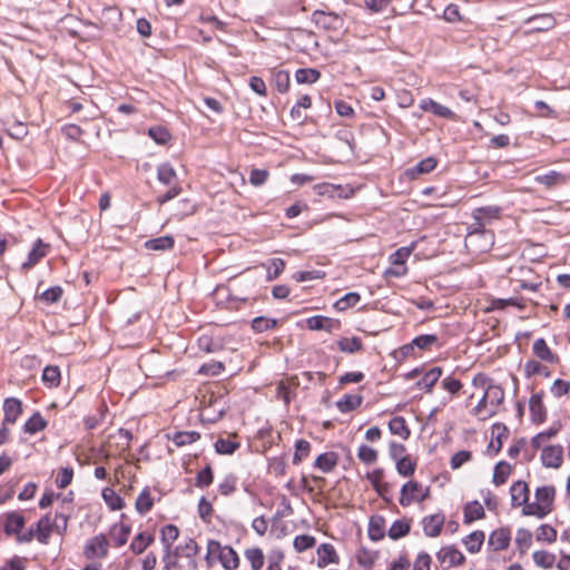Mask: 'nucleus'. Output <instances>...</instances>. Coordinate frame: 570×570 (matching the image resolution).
Segmentation results:
<instances>
[{
  "instance_id": "c756f323",
  "label": "nucleus",
  "mask_w": 570,
  "mask_h": 570,
  "mask_svg": "<svg viewBox=\"0 0 570 570\" xmlns=\"http://www.w3.org/2000/svg\"><path fill=\"white\" fill-rule=\"evenodd\" d=\"M48 425V422L45 420V417L39 413L36 412L32 414V416L24 423L23 431L28 434H36L40 431H43Z\"/></svg>"
},
{
  "instance_id": "2f4dec72",
  "label": "nucleus",
  "mask_w": 570,
  "mask_h": 570,
  "mask_svg": "<svg viewBox=\"0 0 570 570\" xmlns=\"http://www.w3.org/2000/svg\"><path fill=\"white\" fill-rule=\"evenodd\" d=\"M102 499L104 501L106 502V504L108 505V508L112 511H118V510H121L124 509L125 507V501L124 499L116 493V491H114L112 489L110 488H106L102 490Z\"/></svg>"
},
{
  "instance_id": "c85d7f7f",
  "label": "nucleus",
  "mask_w": 570,
  "mask_h": 570,
  "mask_svg": "<svg viewBox=\"0 0 570 570\" xmlns=\"http://www.w3.org/2000/svg\"><path fill=\"white\" fill-rule=\"evenodd\" d=\"M157 178H158L159 183L170 186V187L174 185H178L177 184V174H176L174 167L168 163H165V164H161L158 166Z\"/></svg>"
},
{
  "instance_id": "9d476101",
  "label": "nucleus",
  "mask_w": 570,
  "mask_h": 570,
  "mask_svg": "<svg viewBox=\"0 0 570 570\" xmlns=\"http://www.w3.org/2000/svg\"><path fill=\"white\" fill-rule=\"evenodd\" d=\"M511 505L513 508H521L523 513L524 507L530 497V489L527 482L515 481L510 488Z\"/></svg>"
},
{
  "instance_id": "ea45409f",
  "label": "nucleus",
  "mask_w": 570,
  "mask_h": 570,
  "mask_svg": "<svg viewBox=\"0 0 570 570\" xmlns=\"http://www.w3.org/2000/svg\"><path fill=\"white\" fill-rule=\"evenodd\" d=\"M272 83L276 87L279 92H286L289 88L291 79L288 71L285 70H273L272 71Z\"/></svg>"
},
{
  "instance_id": "a878e982",
  "label": "nucleus",
  "mask_w": 570,
  "mask_h": 570,
  "mask_svg": "<svg viewBox=\"0 0 570 570\" xmlns=\"http://www.w3.org/2000/svg\"><path fill=\"white\" fill-rule=\"evenodd\" d=\"M155 541V538L151 533L148 532H139L136 534L129 546L130 551L134 554L144 553L148 547H150Z\"/></svg>"
},
{
  "instance_id": "69168bd1",
  "label": "nucleus",
  "mask_w": 570,
  "mask_h": 570,
  "mask_svg": "<svg viewBox=\"0 0 570 570\" xmlns=\"http://www.w3.org/2000/svg\"><path fill=\"white\" fill-rule=\"evenodd\" d=\"M73 478V469L66 466L61 468L58 472L56 484L59 489H66L71 482Z\"/></svg>"
},
{
  "instance_id": "09e8293b",
  "label": "nucleus",
  "mask_w": 570,
  "mask_h": 570,
  "mask_svg": "<svg viewBox=\"0 0 570 570\" xmlns=\"http://www.w3.org/2000/svg\"><path fill=\"white\" fill-rule=\"evenodd\" d=\"M311 443L307 440L301 439L295 443V452L293 455V464H299L304 459L309 455Z\"/></svg>"
},
{
  "instance_id": "49530a36",
  "label": "nucleus",
  "mask_w": 570,
  "mask_h": 570,
  "mask_svg": "<svg viewBox=\"0 0 570 570\" xmlns=\"http://www.w3.org/2000/svg\"><path fill=\"white\" fill-rule=\"evenodd\" d=\"M533 353L541 360L547 362H554L556 356L551 352L550 347L547 345L543 338H538L533 343Z\"/></svg>"
},
{
  "instance_id": "58836bf2",
  "label": "nucleus",
  "mask_w": 570,
  "mask_h": 570,
  "mask_svg": "<svg viewBox=\"0 0 570 570\" xmlns=\"http://www.w3.org/2000/svg\"><path fill=\"white\" fill-rule=\"evenodd\" d=\"M558 533L557 530L549 524H541L535 530V540L539 542L553 543L557 541Z\"/></svg>"
},
{
  "instance_id": "20e7f679",
  "label": "nucleus",
  "mask_w": 570,
  "mask_h": 570,
  "mask_svg": "<svg viewBox=\"0 0 570 570\" xmlns=\"http://www.w3.org/2000/svg\"><path fill=\"white\" fill-rule=\"evenodd\" d=\"M442 374H443L442 367L434 366V367L430 368L429 371H426L421 377H419L421 375V372L419 368H414V370L407 372L404 375V379L407 381L415 380L412 390L423 391L426 394H431L433 392L435 384L442 376Z\"/></svg>"
},
{
  "instance_id": "1a4fd4ad",
  "label": "nucleus",
  "mask_w": 570,
  "mask_h": 570,
  "mask_svg": "<svg viewBox=\"0 0 570 570\" xmlns=\"http://www.w3.org/2000/svg\"><path fill=\"white\" fill-rule=\"evenodd\" d=\"M541 461L546 468L559 469L563 463V448L559 444L542 446Z\"/></svg>"
},
{
  "instance_id": "338daca9",
  "label": "nucleus",
  "mask_w": 570,
  "mask_h": 570,
  "mask_svg": "<svg viewBox=\"0 0 570 570\" xmlns=\"http://www.w3.org/2000/svg\"><path fill=\"white\" fill-rule=\"evenodd\" d=\"M360 298L357 293H348L335 303V307L338 311H345L355 306L360 302Z\"/></svg>"
},
{
  "instance_id": "aec40b11",
  "label": "nucleus",
  "mask_w": 570,
  "mask_h": 570,
  "mask_svg": "<svg viewBox=\"0 0 570 570\" xmlns=\"http://www.w3.org/2000/svg\"><path fill=\"white\" fill-rule=\"evenodd\" d=\"M485 511L479 501H470L463 507V522L471 524L472 522L484 519Z\"/></svg>"
},
{
  "instance_id": "4468645a",
  "label": "nucleus",
  "mask_w": 570,
  "mask_h": 570,
  "mask_svg": "<svg viewBox=\"0 0 570 570\" xmlns=\"http://www.w3.org/2000/svg\"><path fill=\"white\" fill-rule=\"evenodd\" d=\"M317 554V567L325 568L328 564H337L340 562V557L331 543H322L318 546L316 550Z\"/></svg>"
},
{
  "instance_id": "f704fd0d",
  "label": "nucleus",
  "mask_w": 570,
  "mask_h": 570,
  "mask_svg": "<svg viewBox=\"0 0 570 570\" xmlns=\"http://www.w3.org/2000/svg\"><path fill=\"white\" fill-rule=\"evenodd\" d=\"M534 180L544 185L547 188H552L557 185L563 184L566 181V177L561 173L551 170L544 175L537 176Z\"/></svg>"
},
{
  "instance_id": "393cba45",
  "label": "nucleus",
  "mask_w": 570,
  "mask_h": 570,
  "mask_svg": "<svg viewBox=\"0 0 570 570\" xmlns=\"http://www.w3.org/2000/svg\"><path fill=\"white\" fill-rule=\"evenodd\" d=\"M338 463V454L336 452H325L320 454L314 463V466L323 473L332 472Z\"/></svg>"
},
{
  "instance_id": "37998d69",
  "label": "nucleus",
  "mask_w": 570,
  "mask_h": 570,
  "mask_svg": "<svg viewBox=\"0 0 570 570\" xmlns=\"http://www.w3.org/2000/svg\"><path fill=\"white\" fill-rule=\"evenodd\" d=\"M321 77V72L314 68H301L295 72V79L298 83H314Z\"/></svg>"
},
{
  "instance_id": "f3484780",
  "label": "nucleus",
  "mask_w": 570,
  "mask_h": 570,
  "mask_svg": "<svg viewBox=\"0 0 570 570\" xmlns=\"http://www.w3.org/2000/svg\"><path fill=\"white\" fill-rule=\"evenodd\" d=\"M306 325L312 331L332 332L333 330H337L340 327V322L323 315H315L306 320Z\"/></svg>"
},
{
  "instance_id": "5fc2aeb1",
  "label": "nucleus",
  "mask_w": 570,
  "mask_h": 570,
  "mask_svg": "<svg viewBox=\"0 0 570 570\" xmlns=\"http://www.w3.org/2000/svg\"><path fill=\"white\" fill-rule=\"evenodd\" d=\"M441 386L450 396H456L463 389L462 382L452 375L445 376L441 382Z\"/></svg>"
},
{
  "instance_id": "b1692460",
  "label": "nucleus",
  "mask_w": 570,
  "mask_h": 570,
  "mask_svg": "<svg viewBox=\"0 0 570 570\" xmlns=\"http://www.w3.org/2000/svg\"><path fill=\"white\" fill-rule=\"evenodd\" d=\"M367 479L375 489V491L386 501L390 502V487L387 483L383 482V471L374 470L372 473L367 474Z\"/></svg>"
},
{
  "instance_id": "bb28decb",
  "label": "nucleus",
  "mask_w": 570,
  "mask_h": 570,
  "mask_svg": "<svg viewBox=\"0 0 570 570\" xmlns=\"http://www.w3.org/2000/svg\"><path fill=\"white\" fill-rule=\"evenodd\" d=\"M130 531H131V527L124 522L115 523L111 527L110 534L114 538L115 546L117 548L122 547L127 543Z\"/></svg>"
},
{
  "instance_id": "e2e57ef3",
  "label": "nucleus",
  "mask_w": 570,
  "mask_h": 570,
  "mask_svg": "<svg viewBox=\"0 0 570 570\" xmlns=\"http://www.w3.org/2000/svg\"><path fill=\"white\" fill-rule=\"evenodd\" d=\"M558 433L557 428H550L547 431L538 433L531 441V444L534 449H541L544 446L546 442L556 436Z\"/></svg>"
},
{
  "instance_id": "f8f14e48",
  "label": "nucleus",
  "mask_w": 570,
  "mask_h": 570,
  "mask_svg": "<svg viewBox=\"0 0 570 570\" xmlns=\"http://www.w3.org/2000/svg\"><path fill=\"white\" fill-rule=\"evenodd\" d=\"M420 108L425 112H431L440 118L452 119L456 118L455 114L446 106L431 99L425 98L421 100Z\"/></svg>"
},
{
  "instance_id": "603ef678",
  "label": "nucleus",
  "mask_w": 570,
  "mask_h": 570,
  "mask_svg": "<svg viewBox=\"0 0 570 570\" xmlns=\"http://www.w3.org/2000/svg\"><path fill=\"white\" fill-rule=\"evenodd\" d=\"M265 266L267 271L266 278L271 282L278 278V276L284 272L286 264L282 258H273Z\"/></svg>"
},
{
  "instance_id": "5701e85b",
  "label": "nucleus",
  "mask_w": 570,
  "mask_h": 570,
  "mask_svg": "<svg viewBox=\"0 0 570 570\" xmlns=\"http://www.w3.org/2000/svg\"><path fill=\"white\" fill-rule=\"evenodd\" d=\"M368 537L372 541L382 540L386 533V521L381 515H372L368 522Z\"/></svg>"
},
{
  "instance_id": "cd10ccee",
  "label": "nucleus",
  "mask_w": 570,
  "mask_h": 570,
  "mask_svg": "<svg viewBox=\"0 0 570 570\" xmlns=\"http://www.w3.org/2000/svg\"><path fill=\"white\" fill-rule=\"evenodd\" d=\"M167 438L174 442L178 448L193 444L200 439V434L196 431H179L173 435L167 434Z\"/></svg>"
},
{
  "instance_id": "7c9ffc66",
  "label": "nucleus",
  "mask_w": 570,
  "mask_h": 570,
  "mask_svg": "<svg viewBox=\"0 0 570 570\" xmlns=\"http://www.w3.org/2000/svg\"><path fill=\"white\" fill-rule=\"evenodd\" d=\"M484 393L487 394V399H489L490 403L498 413L504 400V390L500 385L491 384L487 386Z\"/></svg>"
},
{
  "instance_id": "6e6d98bb",
  "label": "nucleus",
  "mask_w": 570,
  "mask_h": 570,
  "mask_svg": "<svg viewBox=\"0 0 570 570\" xmlns=\"http://www.w3.org/2000/svg\"><path fill=\"white\" fill-rule=\"evenodd\" d=\"M416 461L411 456H403L396 461V470L403 476H410L414 473Z\"/></svg>"
},
{
  "instance_id": "e433bc0d",
  "label": "nucleus",
  "mask_w": 570,
  "mask_h": 570,
  "mask_svg": "<svg viewBox=\"0 0 570 570\" xmlns=\"http://www.w3.org/2000/svg\"><path fill=\"white\" fill-rule=\"evenodd\" d=\"M362 403V396L357 394H346L337 402V407L341 412L347 413L356 407H358Z\"/></svg>"
},
{
  "instance_id": "72a5a7b5",
  "label": "nucleus",
  "mask_w": 570,
  "mask_h": 570,
  "mask_svg": "<svg viewBox=\"0 0 570 570\" xmlns=\"http://www.w3.org/2000/svg\"><path fill=\"white\" fill-rule=\"evenodd\" d=\"M245 558L249 561L252 570H261L265 563V556L261 548H249L246 549Z\"/></svg>"
},
{
  "instance_id": "4be33fe9",
  "label": "nucleus",
  "mask_w": 570,
  "mask_h": 570,
  "mask_svg": "<svg viewBox=\"0 0 570 570\" xmlns=\"http://www.w3.org/2000/svg\"><path fill=\"white\" fill-rule=\"evenodd\" d=\"M436 159L434 157H428L421 160L416 166L405 170L404 176L409 179H415L420 175L429 174L436 167Z\"/></svg>"
},
{
  "instance_id": "0eeeda50",
  "label": "nucleus",
  "mask_w": 570,
  "mask_h": 570,
  "mask_svg": "<svg viewBox=\"0 0 570 570\" xmlns=\"http://www.w3.org/2000/svg\"><path fill=\"white\" fill-rule=\"evenodd\" d=\"M109 542L102 533L89 539L83 547V557L88 560L104 559L108 556Z\"/></svg>"
},
{
  "instance_id": "ddd939ff",
  "label": "nucleus",
  "mask_w": 570,
  "mask_h": 570,
  "mask_svg": "<svg viewBox=\"0 0 570 570\" xmlns=\"http://www.w3.org/2000/svg\"><path fill=\"white\" fill-rule=\"evenodd\" d=\"M22 413V403L16 397H8L3 402V425L14 424Z\"/></svg>"
},
{
  "instance_id": "7ed1b4c3",
  "label": "nucleus",
  "mask_w": 570,
  "mask_h": 570,
  "mask_svg": "<svg viewBox=\"0 0 570 570\" xmlns=\"http://www.w3.org/2000/svg\"><path fill=\"white\" fill-rule=\"evenodd\" d=\"M205 561L209 568L218 561L225 570H236L240 560L230 546H222L217 540H208Z\"/></svg>"
},
{
  "instance_id": "8fccbe9b",
  "label": "nucleus",
  "mask_w": 570,
  "mask_h": 570,
  "mask_svg": "<svg viewBox=\"0 0 570 570\" xmlns=\"http://www.w3.org/2000/svg\"><path fill=\"white\" fill-rule=\"evenodd\" d=\"M199 552V546L194 539H188L185 544L176 548L175 553L188 559H194Z\"/></svg>"
},
{
  "instance_id": "f03ea898",
  "label": "nucleus",
  "mask_w": 570,
  "mask_h": 570,
  "mask_svg": "<svg viewBox=\"0 0 570 570\" xmlns=\"http://www.w3.org/2000/svg\"><path fill=\"white\" fill-rule=\"evenodd\" d=\"M556 488L542 485L535 489L533 498L529 497L523 515L542 519L553 511Z\"/></svg>"
},
{
  "instance_id": "052dcab7",
  "label": "nucleus",
  "mask_w": 570,
  "mask_h": 570,
  "mask_svg": "<svg viewBox=\"0 0 570 570\" xmlns=\"http://www.w3.org/2000/svg\"><path fill=\"white\" fill-rule=\"evenodd\" d=\"M63 294V289L60 286H52L48 289H46L40 296L39 299L47 303V304H53L61 299Z\"/></svg>"
},
{
  "instance_id": "c9c22d12",
  "label": "nucleus",
  "mask_w": 570,
  "mask_h": 570,
  "mask_svg": "<svg viewBox=\"0 0 570 570\" xmlns=\"http://www.w3.org/2000/svg\"><path fill=\"white\" fill-rule=\"evenodd\" d=\"M512 468L508 462L501 461L494 466L492 481L495 485H502L511 474Z\"/></svg>"
},
{
  "instance_id": "a18cd8bd",
  "label": "nucleus",
  "mask_w": 570,
  "mask_h": 570,
  "mask_svg": "<svg viewBox=\"0 0 570 570\" xmlns=\"http://www.w3.org/2000/svg\"><path fill=\"white\" fill-rule=\"evenodd\" d=\"M161 542L166 550L169 551L173 543L178 539L179 529L174 524H166L161 528Z\"/></svg>"
},
{
  "instance_id": "de8ad7c7",
  "label": "nucleus",
  "mask_w": 570,
  "mask_h": 570,
  "mask_svg": "<svg viewBox=\"0 0 570 570\" xmlns=\"http://www.w3.org/2000/svg\"><path fill=\"white\" fill-rule=\"evenodd\" d=\"M337 346L342 352L355 353L362 350L363 343L360 337H343L337 341Z\"/></svg>"
},
{
  "instance_id": "a211bd4d",
  "label": "nucleus",
  "mask_w": 570,
  "mask_h": 570,
  "mask_svg": "<svg viewBox=\"0 0 570 570\" xmlns=\"http://www.w3.org/2000/svg\"><path fill=\"white\" fill-rule=\"evenodd\" d=\"M154 492H156V490L145 487L138 494L135 502V509L140 515L147 514L153 509L156 501Z\"/></svg>"
},
{
  "instance_id": "680f3d73",
  "label": "nucleus",
  "mask_w": 570,
  "mask_h": 570,
  "mask_svg": "<svg viewBox=\"0 0 570 570\" xmlns=\"http://www.w3.org/2000/svg\"><path fill=\"white\" fill-rule=\"evenodd\" d=\"M225 370V365L218 361H210L200 366L198 373L207 376L219 375Z\"/></svg>"
},
{
  "instance_id": "f257e3e1",
  "label": "nucleus",
  "mask_w": 570,
  "mask_h": 570,
  "mask_svg": "<svg viewBox=\"0 0 570 570\" xmlns=\"http://www.w3.org/2000/svg\"><path fill=\"white\" fill-rule=\"evenodd\" d=\"M69 518V514L62 512H56L55 515L47 513L41 517L35 528H30L29 531H32L33 539H37L39 543L48 544L53 531L61 535L65 534Z\"/></svg>"
},
{
  "instance_id": "dca6fc26",
  "label": "nucleus",
  "mask_w": 570,
  "mask_h": 570,
  "mask_svg": "<svg viewBox=\"0 0 570 570\" xmlns=\"http://www.w3.org/2000/svg\"><path fill=\"white\" fill-rule=\"evenodd\" d=\"M470 413L480 421H485L497 414L484 392L476 404L471 406Z\"/></svg>"
},
{
  "instance_id": "6e6552de",
  "label": "nucleus",
  "mask_w": 570,
  "mask_h": 570,
  "mask_svg": "<svg viewBox=\"0 0 570 570\" xmlns=\"http://www.w3.org/2000/svg\"><path fill=\"white\" fill-rule=\"evenodd\" d=\"M429 490L423 488L420 483L410 481L401 489L400 504L407 507L413 502H422L426 499Z\"/></svg>"
},
{
  "instance_id": "4d7b16f0",
  "label": "nucleus",
  "mask_w": 570,
  "mask_h": 570,
  "mask_svg": "<svg viewBox=\"0 0 570 570\" xmlns=\"http://www.w3.org/2000/svg\"><path fill=\"white\" fill-rule=\"evenodd\" d=\"M515 544L520 551H527L532 544V533L529 529L521 528L515 534Z\"/></svg>"
},
{
  "instance_id": "774afa93",
  "label": "nucleus",
  "mask_w": 570,
  "mask_h": 570,
  "mask_svg": "<svg viewBox=\"0 0 570 570\" xmlns=\"http://www.w3.org/2000/svg\"><path fill=\"white\" fill-rule=\"evenodd\" d=\"M472 459V453L466 450L454 453L451 458L450 465L453 470L460 469L463 464Z\"/></svg>"
},
{
  "instance_id": "864d4df0",
  "label": "nucleus",
  "mask_w": 570,
  "mask_h": 570,
  "mask_svg": "<svg viewBox=\"0 0 570 570\" xmlns=\"http://www.w3.org/2000/svg\"><path fill=\"white\" fill-rule=\"evenodd\" d=\"M214 481V472L210 465H206L198 471L195 480V487L205 489L208 488Z\"/></svg>"
},
{
  "instance_id": "3c124183",
  "label": "nucleus",
  "mask_w": 570,
  "mask_h": 570,
  "mask_svg": "<svg viewBox=\"0 0 570 570\" xmlns=\"http://www.w3.org/2000/svg\"><path fill=\"white\" fill-rule=\"evenodd\" d=\"M278 325V321L265 316L255 317L252 321V328L256 333H262L268 330H273Z\"/></svg>"
},
{
  "instance_id": "6ab92c4d",
  "label": "nucleus",
  "mask_w": 570,
  "mask_h": 570,
  "mask_svg": "<svg viewBox=\"0 0 570 570\" xmlns=\"http://www.w3.org/2000/svg\"><path fill=\"white\" fill-rule=\"evenodd\" d=\"M485 540V533L481 530H475L462 539V544L465 550L471 554H476L481 551Z\"/></svg>"
},
{
  "instance_id": "a19ab883",
  "label": "nucleus",
  "mask_w": 570,
  "mask_h": 570,
  "mask_svg": "<svg viewBox=\"0 0 570 570\" xmlns=\"http://www.w3.org/2000/svg\"><path fill=\"white\" fill-rule=\"evenodd\" d=\"M534 563L543 569H550L556 562V556L546 550L534 551L532 554Z\"/></svg>"
},
{
  "instance_id": "9b49d317",
  "label": "nucleus",
  "mask_w": 570,
  "mask_h": 570,
  "mask_svg": "<svg viewBox=\"0 0 570 570\" xmlns=\"http://www.w3.org/2000/svg\"><path fill=\"white\" fill-rule=\"evenodd\" d=\"M49 244L45 243L42 239L38 238L28 254L27 261L21 265L23 271H29L33 266H36L43 257H46L49 253Z\"/></svg>"
},
{
  "instance_id": "79ce46f5",
  "label": "nucleus",
  "mask_w": 570,
  "mask_h": 570,
  "mask_svg": "<svg viewBox=\"0 0 570 570\" xmlns=\"http://www.w3.org/2000/svg\"><path fill=\"white\" fill-rule=\"evenodd\" d=\"M60 370L58 366H46L42 372V382L48 387H56L60 384Z\"/></svg>"
},
{
  "instance_id": "4c0bfd02",
  "label": "nucleus",
  "mask_w": 570,
  "mask_h": 570,
  "mask_svg": "<svg viewBox=\"0 0 570 570\" xmlns=\"http://www.w3.org/2000/svg\"><path fill=\"white\" fill-rule=\"evenodd\" d=\"M355 560L361 567L370 569L373 567L376 560V553L372 550L361 547L355 552Z\"/></svg>"
},
{
  "instance_id": "412c9836",
  "label": "nucleus",
  "mask_w": 570,
  "mask_h": 570,
  "mask_svg": "<svg viewBox=\"0 0 570 570\" xmlns=\"http://www.w3.org/2000/svg\"><path fill=\"white\" fill-rule=\"evenodd\" d=\"M444 517L442 514H433L423 519L424 533L428 537L435 538L442 532Z\"/></svg>"
},
{
  "instance_id": "c03bdc74",
  "label": "nucleus",
  "mask_w": 570,
  "mask_h": 570,
  "mask_svg": "<svg viewBox=\"0 0 570 570\" xmlns=\"http://www.w3.org/2000/svg\"><path fill=\"white\" fill-rule=\"evenodd\" d=\"M316 544V538L311 534H299L294 538L293 547L297 553H302L308 549L314 548Z\"/></svg>"
},
{
  "instance_id": "13d9d810",
  "label": "nucleus",
  "mask_w": 570,
  "mask_h": 570,
  "mask_svg": "<svg viewBox=\"0 0 570 570\" xmlns=\"http://www.w3.org/2000/svg\"><path fill=\"white\" fill-rule=\"evenodd\" d=\"M238 448L239 443L230 439H218L215 442V450L219 454H233Z\"/></svg>"
},
{
  "instance_id": "0e129e2a",
  "label": "nucleus",
  "mask_w": 570,
  "mask_h": 570,
  "mask_svg": "<svg viewBox=\"0 0 570 570\" xmlns=\"http://www.w3.org/2000/svg\"><path fill=\"white\" fill-rule=\"evenodd\" d=\"M237 478L233 474L225 476L218 484V491L222 495L228 497L236 491Z\"/></svg>"
},
{
  "instance_id": "bf43d9fd",
  "label": "nucleus",
  "mask_w": 570,
  "mask_h": 570,
  "mask_svg": "<svg viewBox=\"0 0 570 570\" xmlns=\"http://www.w3.org/2000/svg\"><path fill=\"white\" fill-rule=\"evenodd\" d=\"M148 135L150 136V138H153L159 145L167 144L171 138L170 132L165 127H161V126H156V127L149 128Z\"/></svg>"
},
{
  "instance_id": "39448f33",
  "label": "nucleus",
  "mask_w": 570,
  "mask_h": 570,
  "mask_svg": "<svg viewBox=\"0 0 570 570\" xmlns=\"http://www.w3.org/2000/svg\"><path fill=\"white\" fill-rule=\"evenodd\" d=\"M26 519L18 512H8L4 515L3 531L7 535H14L19 543H29L33 540L32 531L22 532L24 528Z\"/></svg>"
},
{
  "instance_id": "2eb2a0df",
  "label": "nucleus",
  "mask_w": 570,
  "mask_h": 570,
  "mask_svg": "<svg viewBox=\"0 0 570 570\" xmlns=\"http://www.w3.org/2000/svg\"><path fill=\"white\" fill-rule=\"evenodd\" d=\"M511 542V531L508 528H499L491 532L489 546L494 551H501L509 548Z\"/></svg>"
},
{
  "instance_id": "423d86ee",
  "label": "nucleus",
  "mask_w": 570,
  "mask_h": 570,
  "mask_svg": "<svg viewBox=\"0 0 570 570\" xmlns=\"http://www.w3.org/2000/svg\"><path fill=\"white\" fill-rule=\"evenodd\" d=\"M435 557L440 566L444 569L458 568L466 562L463 552L454 544L441 547Z\"/></svg>"
},
{
  "instance_id": "473e14b6",
  "label": "nucleus",
  "mask_w": 570,
  "mask_h": 570,
  "mask_svg": "<svg viewBox=\"0 0 570 570\" xmlns=\"http://www.w3.org/2000/svg\"><path fill=\"white\" fill-rule=\"evenodd\" d=\"M175 245L174 237L166 235L154 239H149L145 243V247L150 250H168Z\"/></svg>"
}]
</instances>
